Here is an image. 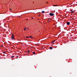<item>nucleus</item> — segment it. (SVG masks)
Masks as SVG:
<instances>
[{
    "instance_id": "obj_1",
    "label": "nucleus",
    "mask_w": 77,
    "mask_h": 77,
    "mask_svg": "<svg viewBox=\"0 0 77 77\" xmlns=\"http://www.w3.org/2000/svg\"><path fill=\"white\" fill-rule=\"evenodd\" d=\"M49 15L51 16H53L54 15V14H52V13H50L49 14Z\"/></svg>"
},
{
    "instance_id": "obj_2",
    "label": "nucleus",
    "mask_w": 77,
    "mask_h": 77,
    "mask_svg": "<svg viewBox=\"0 0 77 77\" xmlns=\"http://www.w3.org/2000/svg\"><path fill=\"white\" fill-rule=\"evenodd\" d=\"M70 24V22H67V25H69Z\"/></svg>"
},
{
    "instance_id": "obj_3",
    "label": "nucleus",
    "mask_w": 77,
    "mask_h": 77,
    "mask_svg": "<svg viewBox=\"0 0 77 77\" xmlns=\"http://www.w3.org/2000/svg\"><path fill=\"white\" fill-rule=\"evenodd\" d=\"M11 38L12 39L14 40V37H11Z\"/></svg>"
},
{
    "instance_id": "obj_4",
    "label": "nucleus",
    "mask_w": 77,
    "mask_h": 77,
    "mask_svg": "<svg viewBox=\"0 0 77 77\" xmlns=\"http://www.w3.org/2000/svg\"><path fill=\"white\" fill-rule=\"evenodd\" d=\"M55 41V40H54L51 43H53Z\"/></svg>"
},
{
    "instance_id": "obj_5",
    "label": "nucleus",
    "mask_w": 77,
    "mask_h": 77,
    "mask_svg": "<svg viewBox=\"0 0 77 77\" xmlns=\"http://www.w3.org/2000/svg\"><path fill=\"white\" fill-rule=\"evenodd\" d=\"M71 13H74V12H73V11H72V10H71V11H70V12Z\"/></svg>"
},
{
    "instance_id": "obj_6",
    "label": "nucleus",
    "mask_w": 77,
    "mask_h": 77,
    "mask_svg": "<svg viewBox=\"0 0 77 77\" xmlns=\"http://www.w3.org/2000/svg\"><path fill=\"white\" fill-rule=\"evenodd\" d=\"M57 6V5H53V6L54 7H55V6Z\"/></svg>"
},
{
    "instance_id": "obj_7",
    "label": "nucleus",
    "mask_w": 77,
    "mask_h": 77,
    "mask_svg": "<svg viewBox=\"0 0 77 77\" xmlns=\"http://www.w3.org/2000/svg\"><path fill=\"white\" fill-rule=\"evenodd\" d=\"M50 50H52V49H53V48H52V47H50Z\"/></svg>"
},
{
    "instance_id": "obj_8",
    "label": "nucleus",
    "mask_w": 77,
    "mask_h": 77,
    "mask_svg": "<svg viewBox=\"0 0 77 77\" xmlns=\"http://www.w3.org/2000/svg\"><path fill=\"white\" fill-rule=\"evenodd\" d=\"M14 34H12V37H14Z\"/></svg>"
},
{
    "instance_id": "obj_9",
    "label": "nucleus",
    "mask_w": 77,
    "mask_h": 77,
    "mask_svg": "<svg viewBox=\"0 0 77 77\" xmlns=\"http://www.w3.org/2000/svg\"><path fill=\"white\" fill-rule=\"evenodd\" d=\"M32 53L34 54H35V52H33Z\"/></svg>"
},
{
    "instance_id": "obj_10",
    "label": "nucleus",
    "mask_w": 77,
    "mask_h": 77,
    "mask_svg": "<svg viewBox=\"0 0 77 77\" xmlns=\"http://www.w3.org/2000/svg\"><path fill=\"white\" fill-rule=\"evenodd\" d=\"M14 57V56H11V58H12Z\"/></svg>"
},
{
    "instance_id": "obj_11",
    "label": "nucleus",
    "mask_w": 77,
    "mask_h": 77,
    "mask_svg": "<svg viewBox=\"0 0 77 77\" xmlns=\"http://www.w3.org/2000/svg\"><path fill=\"white\" fill-rule=\"evenodd\" d=\"M42 13H44L45 11H42Z\"/></svg>"
},
{
    "instance_id": "obj_12",
    "label": "nucleus",
    "mask_w": 77,
    "mask_h": 77,
    "mask_svg": "<svg viewBox=\"0 0 77 77\" xmlns=\"http://www.w3.org/2000/svg\"><path fill=\"white\" fill-rule=\"evenodd\" d=\"M72 19H73V20H75L76 19V18H75V19H74V17H73Z\"/></svg>"
},
{
    "instance_id": "obj_13",
    "label": "nucleus",
    "mask_w": 77,
    "mask_h": 77,
    "mask_svg": "<svg viewBox=\"0 0 77 77\" xmlns=\"http://www.w3.org/2000/svg\"><path fill=\"white\" fill-rule=\"evenodd\" d=\"M26 29V28L25 27L24 29V30H25Z\"/></svg>"
},
{
    "instance_id": "obj_14",
    "label": "nucleus",
    "mask_w": 77,
    "mask_h": 77,
    "mask_svg": "<svg viewBox=\"0 0 77 77\" xmlns=\"http://www.w3.org/2000/svg\"><path fill=\"white\" fill-rule=\"evenodd\" d=\"M29 37H26V38H29Z\"/></svg>"
},
{
    "instance_id": "obj_15",
    "label": "nucleus",
    "mask_w": 77,
    "mask_h": 77,
    "mask_svg": "<svg viewBox=\"0 0 77 77\" xmlns=\"http://www.w3.org/2000/svg\"><path fill=\"white\" fill-rule=\"evenodd\" d=\"M29 50L28 51V52L29 53Z\"/></svg>"
},
{
    "instance_id": "obj_16",
    "label": "nucleus",
    "mask_w": 77,
    "mask_h": 77,
    "mask_svg": "<svg viewBox=\"0 0 77 77\" xmlns=\"http://www.w3.org/2000/svg\"><path fill=\"white\" fill-rule=\"evenodd\" d=\"M31 37L32 36H30V37H29V38H32Z\"/></svg>"
},
{
    "instance_id": "obj_17",
    "label": "nucleus",
    "mask_w": 77,
    "mask_h": 77,
    "mask_svg": "<svg viewBox=\"0 0 77 77\" xmlns=\"http://www.w3.org/2000/svg\"><path fill=\"white\" fill-rule=\"evenodd\" d=\"M3 53H4V54H5V52H3Z\"/></svg>"
},
{
    "instance_id": "obj_18",
    "label": "nucleus",
    "mask_w": 77,
    "mask_h": 77,
    "mask_svg": "<svg viewBox=\"0 0 77 77\" xmlns=\"http://www.w3.org/2000/svg\"><path fill=\"white\" fill-rule=\"evenodd\" d=\"M10 10H11V8H10Z\"/></svg>"
},
{
    "instance_id": "obj_19",
    "label": "nucleus",
    "mask_w": 77,
    "mask_h": 77,
    "mask_svg": "<svg viewBox=\"0 0 77 77\" xmlns=\"http://www.w3.org/2000/svg\"><path fill=\"white\" fill-rule=\"evenodd\" d=\"M27 29H28V30H29V29L28 28V27L27 28Z\"/></svg>"
},
{
    "instance_id": "obj_20",
    "label": "nucleus",
    "mask_w": 77,
    "mask_h": 77,
    "mask_svg": "<svg viewBox=\"0 0 77 77\" xmlns=\"http://www.w3.org/2000/svg\"><path fill=\"white\" fill-rule=\"evenodd\" d=\"M32 19H33V17H32Z\"/></svg>"
},
{
    "instance_id": "obj_21",
    "label": "nucleus",
    "mask_w": 77,
    "mask_h": 77,
    "mask_svg": "<svg viewBox=\"0 0 77 77\" xmlns=\"http://www.w3.org/2000/svg\"><path fill=\"white\" fill-rule=\"evenodd\" d=\"M38 13V12H37L36 13Z\"/></svg>"
}]
</instances>
